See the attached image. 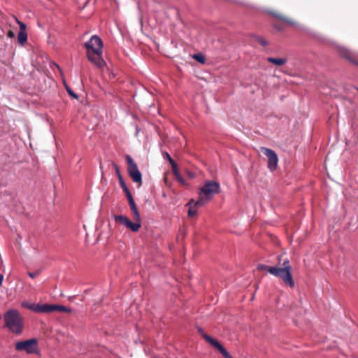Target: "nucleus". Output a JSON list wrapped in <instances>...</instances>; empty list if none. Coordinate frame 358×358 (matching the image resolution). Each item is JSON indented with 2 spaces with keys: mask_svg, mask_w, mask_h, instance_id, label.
Returning a JSON list of instances; mask_svg holds the SVG:
<instances>
[{
  "mask_svg": "<svg viewBox=\"0 0 358 358\" xmlns=\"http://www.w3.org/2000/svg\"><path fill=\"white\" fill-rule=\"evenodd\" d=\"M257 268L259 271H265L273 276L281 278L287 285L291 287V264L288 258L280 257L278 259V264L275 266L259 264Z\"/></svg>",
  "mask_w": 358,
  "mask_h": 358,
  "instance_id": "nucleus-1",
  "label": "nucleus"
},
{
  "mask_svg": "<svg viewBox=\"0 0 358 358\" xmlns=\"http://www.w3.org/2000/svg\"><path fill=\"white\" fill-rule=\"evenodd\" d=\"M85 46L87 48L88 59L96 67L104 68L106 63L102 57L103 43L101 39L97 35H94L90 41L85 43Z\"/></svg>",
  "mask_w": 358,
  "mask_h": 358,
  "instance_id": "nucleus-2",
  "label": "nucleus"
},
{
  "mask_svg": "<svg viewBox=\"0 0 358 358\" xmlns=\"http://www.w3.org/2000/svg\"><path fill=\"white\" fill-rule=\"evenodd\" d=\"M5 327L13 334L20 335L24 329V319L17 309H9L3 315Z\"/></svg>",
  "mask_w": 358,
  "mask_h": 358,
  "instance_id": "nucleus-3",
  "label": "nucleus"
},
{
  "mask_svg": "<svg viewBox=\"0 0 358 358\" xmlns=\"http://www.w3.org/2000/svg\"><path fill=\"white\" fill-rule=\"evenodd\" d=\"M220 191V183L214 180H208L199 189V199L194 206H203L210 201L215 194Z\"/></svg>",
  "mask_w": 358,
  "mask_h": 358,
  "instance_id": "nucleus-4",
  "label": "nucleus"
},
{
  "mask_svg": "<svg viewBox=\"0 0 358 358\" xmlns=\"http://www.w3.org/2000/svg\"><path fill=\"white\" fill-rule=\"evenodd\" d=\"M15 348L17 351L25 352L27 354H37L39 352L38 343L36 338L17 342Z\"/></svg>",
  "mask_w": 358,
  "mask_h": 358,
  "instance_id": "nucleus-5",
  "label": "nucleus"
},
{
  "mask_svg": "<svg viewBox=\"0 0 358 358\" xmlns=\"http://www.w3.org/2000/svg\"><path fill=\"white\" fill-rule=\"evenodd\" d=\"M115 222H120L126 228L129 229L133 232H136L141 227V220L131 222L125 215H115L114 217Z\"/></svg>",
  "mask_w": 358,
  "mask_h": 358,
  "instance_id": "nucleus-6",
  "label": "nucleus"
},
{
  "mask_svg": "<svg viewBox=\"0 0 358 358\" xmlns=\"http://www.w3.org/2000/svg\"><path fill=\"white\" fill-rule=\"evenodd\" d=\"M261 150L268 159V169L271 171H275L278 164V157L275 152L265 147H262Z\"/></svg>",
  "mask_w": 358,
  "mask_h": 358,
  "instance_id": "nucleus-7",
  "label": "nucleus"
},
{
  "mask_svg": "<svg viewBox=\"0 0 358 358\" xmlns=\"http://www.w3.org/2000/svg\"><path fill=\"white\" fill-rule=\"evenodd\" d=\"M338 53L342 57L352 62V64L358 66V59L357 57L351 52L349 50L345 48H339Z\"/></svg>",
  "mask_w": 358,
  "mask_h": 358,
  "instance_id": "nucleus-8",
  "label": "nucleus"
},
{
  "mask_svg": "<svg viewBox=\"0 0 358 358\" xmlns=\"http://www.w3.org/2000/svg\"><path fill=\"white\" fill-rule=\"evenodd\" d=\"M128 171L133 181L141 185L142 182V175L138 166H134L133 168L128 169Z\"/></svg>",
  "mask_w": 358,
  "mask_h": 358,
  "instance_id": "nucleus-9",
  "label": "nucleus"
},
{
  "mask_svg": "<svg viewBox=\"0 0 358 358\" xmlns=\"http://www.w3.org/2000/svg\"><path fill=\"white\" fill-rule=\"evenodd\" d=\"M128 200H129V204L131 208V212L134 215V220H136V221L141 220V216H140V214L137 209V207L135 204L133 197L129 198Z\"/></svg>",
  "mask_w": 358,
  "mask_h": 358,
  "instance_id": "nucleus-10",
  "label": "nucleus"
},
{
  "mask_svg": "<svg viewBox=\"0 0 358 358\" xmlns=\"http://www.w3.org/2000/svg\"><path fill=\"white\" fill-rule=\"evenodd\" d=\"M54 304H38L36 313H45L54 312Z\"/></svg>",
  "mask_w": 358,
  "mask_h": 358,
  "instance_id": "nucleus-11",
  "label": "nucleus"
},
{
  "mask_svg": "<svg viewBox=\"0 0 358 358\" xmlns=\"http://www.w3.org/2000/svg\"><path fill=\"white\" fill-rule=\"evenodd\" d=\"M194 201L193 199L190 200L187 203V206L189 207L188 210V215L190 217H193L196 214V208L199 207L200 206H194Z\"/></svg>",
  "mask_w": 358,
  "mask_h": 358,
  "instance_id": "nucleus-12",
  "label": "nucleus"
},
{
  "mask_svg": "<svg viewBox=\"0 0 358 358\" xmlns=\"http://www.w3.org/2000/svg\"><path fill=\"white\" fill-rule=\"evenodd\" d=\"M117 174H118V176H119L120 184L121 187H122L124 192H125L127 199L132 197V195H131L129 189H128V187L126 185L125 182L123 181V179H122V176H120L118 170H117Z\"/></svg>",
  "mask_w": 358,
  "mask_h": 358,
  "instance_id": "nucleus-13",
  "label": "nucleus"
},
{
  "mask_svg": "<svg viewBox=\"0 0 358 358\" xmlns=\"http://www.w3.org/2000/svg\"><path fill=\"white\" fill-rule=\"evenodd\" d=\"M267 60L268 62H271L276 66H282L287 62V59L284 58L268 57Z\"/></svg>",
  "mask_w": 358,
  "mask_h": 358,
  "instance_id": "nucleus-14",
  "label": "nucleus"
},
{
  "mask_svg": "<svg viewBox=\"0 0 358 358\" xmlns=\"http://www.w3.org/2000/svg\"><path fill=\"white\" fill-rule=\"evenodd\" d=\"M17 39L20 45H24L27 41V32L19 31Z\"/></svg>",
  "mask_w": 358,
  "mask_h": 358,
  "instance_id": "nucleus-15",
  "label": "nucleus"
},
{
  "mask_svg": "<svg viewBox=\"0 0 358 358\" xmlns=\"http://www.w3.org/2000/svg\"><path fill=\"white\" fill-rule=\"evenodd\" d=\"M54 311H59V312H66V313H71V309L69 308L66 306H61V305H57L54 304Z\"/></svg>",
  "mask_w": 358,
  "mask_h": 358,
  "instance_id": "nucleus-16",
  "label": "nucleus"
},
{
  "mask_svg": "<svg viewBox=\"0 0 358 358\" xmlns=\"http://www.w3.org/2000/svg\"><path fill=\"white\" fill-rule=\"evenodd\" d=\"M37 306H38V304L33 303L23 302L22 303V306H23L29 310H31L34 312H36V313L37 311Z\"/></svg>",
  "mask_w": 358,
  "mask_h": 358,
  "instance_id": "nucleus-17",
  "label": "nucleus"
},
{
  "mask_svg": "<svg viewBox=\"0 0 358 358\" xmlns=\"http://www.w3.org/2000/svg\"><path fill=\"white\" fill-rule=\"evenodd\" d=\"M193 58L201 64L205 63V57L202 54H195L193 55Z\"/></svg>",
  "mask_w": 358,
  "mask_h": 358,
  "instance_id": "nucleus-18",
  "label": "nucleus"
},
{
  "mask_svg": "<svg viewBox=\"0 0 358 358\" xmlns=\"http://www.w3.org/2000/svg\"><path fill=\"white\" fill-rule=\"evenodd\" d=\"M175 177L176 178V179L178 180V181L179 182V183L182 185H184V186H186L187 185V183L186 182V181L182 178V176L180 175V173L174 175Z\"/></svg>",
  "mask_w": 358,
  "mask_h": 358,
  "instance_id": "nucleus-19",
  "label": "nucleus"
},
{
  "mask_svg": "<svg viewBox=\"0 0 358 358\" xmlns=\"http://www.w3.org/2000/svg\"><path fill=\"white\" fill-rule=\"evenodd\" d=\"M15 19L17 22V23L19 24L20 26V31H22V32H26V28H27V26L24 23L22 22L21 21H20L17 17H15Z\"/></svg>",
  "mask_w": 358,
  "mask_h": 358,
  "instance_id": "nucleus-20",
  "label": "nucleus"
},
{
  "mask_svg": "<svg viewBox=\"0 0 358 358\" xmlns=\"http://www.w3.org/2000/svg\"><path fill=\"white\" fill-rule=\"evenodd\" d=\"M256 41L260 43L262 46H266L268 45V42L263 38L260 36H255Z\"/></svg>",
  "mask_w": 358,
  "mask_h": 358,
  "instance_id": "nucleus-21",
  "label": "nucleus"
},
{
  "mask_svg": "<svg viewBox=\"0 0 358 358\" xmlns=\"http://www.w3.org/2000/svg\"><path fill=\"white\" fill-rule=\"evenodd\" d=\"M212 345L216 348L219 351H220L224 347L216 340L213 339V341L210 343Z\"/></svg>",
  "mask_w": 358,
  "mask_h": 358,
  "instance_id": "nucleus-22",
  "label": "nucleus"
},
{
  "mask_svg": "<svg viewBox=\"0 0 358 358\" xmlns=\"http://www.w3.org/2000/svg\"><path fill=\"white\" fill-rule=\"evenodd\" d=\"M212 345L216 348L219 351H220L224 347L216 340L213 339V341L210 343Z\"/></svg>",
  "mask_w": 358,
  "mask_h": 358,
  "instance_id": "nucleus-23",
  "label": "nucleus"
},
{
  "mask_svg": "<svg viewBox=\"0 0 358 358\" xmlns=\"http://www.w3.org/2000/svg\"><path fill=\"white\" fill-rule=\"evenodd\" d=\"M212 345L216 348L219 351H220L224 347L216 340L213 339V341L210 343Z\"/></svg>",
  "mask_w": 358,
  "mask_h": 358,
  "instance_id": "nucleus-24",
  "label": "nucleus"
},
{
  "mask_svg": "<svg viewBox=\"0 0 358 358\" xmlns=\"http://www.w3.org/2000/svg\"><path fill=\"white\" fill-rule=\"evenodd\" d=\"M127 163L129 165L128 169H131V168H133L134 166H137L136 164L134 162V160L129 155L127 156Z\"/></svg>",
  "mask_w": 358,
  "mask_h": 358,
  "instance_id": "nucleus-25",
  "label": "nucleus"
},
{
  "mask_svg": "<svg viewBox=\"0 0 358 358\" xmlns=\"http://www.w3.org/2000/svg\"><path fill=\"white\" fill-rule=\"evenodd\" d=\"M268 13L270 15H273V16H274V17H277V18H279V19H280V20H283V21H285V22H288V20H287V19H285V17H282V16H281L280 14H278V13H275V12H273V11H268Z\"/></svg>",
  "mask_w": 358,
  "mask_h": 358,
  "instance_id": "nucleus-26",
  "label": "nucleus"
},
{
  "mask_svg": "<svg viewBox=\"0 0 358 358\" xmlns=\"http://www.w3.org/2000/svg\"><path fill=\"white\" fill-rule=\"evenodd\" d=\"M65 87H66V91L68 92V93L70 96H71L72 97H73L74 99H76L78 98V96L76 93H74L73 91L69 86H67L66 85Z\"/></svg>",
  "mask_w": 358,
  "mask_h": 358,
  "instance_id": "nucleus-27",
  "label": "nucleus"
},
{
  "mask_svg": "<svg viewBox=\"0 0 358 358\" xmlns=\"http://www.w3.org/2000/svg\"><path fill=\"white\" fill-rule=\"evenodd\" d=\"M171 165V167H172V170H173V173L174 175L180 173L179 171H178V166L177 164L175 163V162H173L171 163H170Z\"/></svg>",
  "mask_w": 358,
  "mask_h": 358,
  "instance_id": "nucleus-28",
  "label": "nucleus"
},
{
  "mask_svg": "<svg viewBox=\"0 0 358 358\" xmlns=\"http://www.w3.org/2000/svg\"><path fill=\"white\" fill-rule=\"evenodd\" d=\"M220 352L224 358H232L231 355L224 348H222Z\"/></svg>",
  "mask_w": 358,
  "mask_h": 358,
  "instance_id": "nucleus-29",
  "label": "nucleus"
},
{
  "mask_svg": "<svg viewBox=\"0 0 358 358\" xmlns=\"http://www.w3.org/2000/svg\"><path fill=\"white\" fill-rule=\"evenodd\" d=\"M164 158L166 159L169 162V163L174 162L168 152L164 153Z\"/></svg>",
  "mask_w": 358,
  "mask_h": 358,
  "instance_id": "nucleus-30",
  "label": "nucleus"
},
{
  "mask_svg": "<svg viewBox=\"0 0 358 358\" xmlns=\"http://www.w3.org/2000/svg\"><path fill=\"white\" fill-rule=\"evenodd\" d=\"M7 35H8V37L10 38H15V33L12 30L8 31Z\"/></svg>",
  "mask_w": 358,
  "mask_h": 358,
  "instance_id": "nucleus-31",
  "label": "nucleus"
},
{
  "mask_svg": "<svg viewBox=\"0 0 358 358\" xmlns=\"http://www.w3.org/2000/svg\"><path fill=\"white\" fill-rule=\"evenodd\" d=\"M203 337L206 339V341H207L210 343L213 341V338L210 336L204 335Z\"/></svg>",
  "mask_w": 358,
  "mask_h": 358,
  "instance_id": "nucleus-32",
  "label": "nucleus"
},
{
  "mask_svg": "<svg viewBox=\"0 0 358 358\" xmlns=\"http://www.w3.org/2000/svg\"><path fill=\"white\" fill-rule=\"evenodd\" d=\"M28 275L31 278H34L36 277L38 275V273H31V272H29V273H28Z\"/></svg>",
  "mask_w": 358,
  "mask_h": 358,
  "instance_id": "nucleus-33",
  "label": "nucleus"
},
{
  "mask_svg": "<svg viewBox=\"0 0 358 358\" xmlns=\"http://www.w3.org/2000/svg\"><path fill=\"white\" fill-rule=\"evenodd\" d=\"M187 175H188V176H189V178H194V176H195L194 173H192V172H190V171H188V172H187Z\"/></svg>",
  "mask_w": 358,
  "mask_h": 358,
  "instance_id": "nucleus-34",
  "label": "nucleus"
},
{
  "mask_svg": "<svg viewBox=\"0 0 358 358\" xmlns=\"http://www.w3.org/2000/svg\"><path fill=\"white\" fill-rule=\"evenodd\" d=\"M3 280V275L2 274H0V285L2 284Z\"/></svg>",
  "mask_w": 358,
  "mask_h": 358,
  "instance_id": "nucleus-35",
  "label": "nucleus"
},
{
  "mask_svg": "<svg viewBox=\"0 0 358 358\" xmlns=\"http://www.w3.org/2000/svg\"><path fill=\"white\" fill-rule=\"evenodd\" d=\"M138 132H139V129L138 127H136V135L138 134Z\"/></svg>",
  "mask_w": 358,
  "mask_h": 358,
  "instance_id": "nucleus-36",
  "label": "nucleus"
},
{
  "mask_svg": "<svg viewBox=\"0 0 358 358\" xmlns=\"http://www.w3.org/2000/svg\"><path fill=\"white\" fill-rule=\"evenodd\" d=\"M2 319V315L0 313V320Z\"/></svg>",
  "mask_w": 358,
  "mask_h": 358,
  "instance_id": "nucleus-37",
  "label": "nucleus"
},
{
  "mask_svg": "<svg viewBox=\"0 0 358 358\" xmlns=\"http://www.w3.org/2000/svg\"><path fill=\"white\" fill-rule=\"evenodd\" d=\"M357 90H358V88H357Z\"/></svg>",
  "mask_w": 358,
  "mask_h": 358,
  "instance_id": "nucleus-38",
  "label": "nucleus"
}]
</instances>
